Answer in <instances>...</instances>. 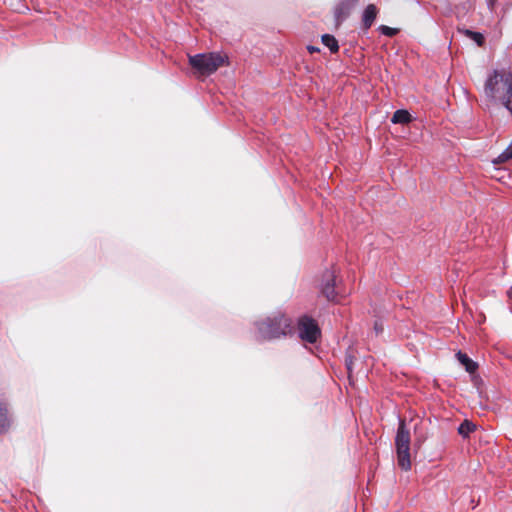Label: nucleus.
<instances>
[{
    "label": "nucleus",
    "mask_w": 512,
    "mask_h": 512,
    "mask_svg": "<svg viewBox=\"0 0 512 512\" xmlns=\"http://www.w3.org/2000/svg\"><path fill=\"white\" fill-rule=\"evenodd\" d=\"M485 95L499 101L512 116V74L505 70H494L484 86Z\"/></svg>",
    "instance_id": "nucleus-1"
},
{
    "label": "nucleus",
    "mask_w": 512,
    "mask_h": 512,
    "mask_svg": "<svg viewBox=\"0 0 512 512\" xmlns=\"http://www.w3.org/2000/svg\"><path fill=\"white\" fill-rule=\"evenodd\" d=\"M255 338L270 341L286 336L291 332V319L282 313H275L254 323Z\"/></svg>",
    "instance_id": "nucleus-2"
},
{
    "label": "nucleus",
    "mask_w": 512,
    "mask_h": 512,
    "mask_svg": "<svg viewBox=\"0 0 512 512\" xmlns=\"http://www.w3.org/2000/svg\"><path fill=\"white\" fill-rule=\"evenodd\" d=\"M397 461L400 468L408 471L411 468L410 460V431L404 419H399V425L395 437Z\"/></svg>",
    "instance_id": "nucleus-3"
},
{
    "label": "nucleus",
    "mask_w": 512,
    "mask_h": 512,
    "mask_svg": "<svg viewBox=\"0 0 512 512\" xmlns=\"http://www.w3.org/2000/svg\"><path fill=\"white\" fill-rule=\"evenodd\" d=\"M225 62V57L219 53L196 54L190 56L189 63L201 74L210 75L214 73Z\"/></svg>",
    "instance_id": "nucleus-4"
},
{
    "label": "nucleus",
    "mask_w": 512,
    "mask_h": 512,
    "mask_svg": "<svg viewBox=\"0 0 512 512\" xmlns=\"http://www.w3.org/2000/svg\"><path fill=\"white\" fill-rule=\"evenodd\" d=\"M297 332L301 340L308 343H315L321 335V330L313 318L303 315L298 319Z\"/></svg>",
    "instance_id": "nucleus-5"
},
{
    "label": "nucleus",
    "mask_w": 512,
    "mask_h": 512,
    "mask_svg": "<svg viewBox=\"0 0 512 512\" xmlns=\"http://www.w3.org/2000/svg\"><path fill=\"white\" fill-rule=\"evenodd\" d=\"M336 278L334 270H326L322 275L320 291L328 301L338 302V296L341 294Z\"/></svg>",
    "instance_id": "nucleus-6"
},
{
    "label": "nucleus",
    "mask_w": 512,
    "mask_h": 512,
    "mask_svg": "<svg viewBox=\"0 0 512 512\" xmlns=\"http://www.w3.org/2000/svg\"><path fill=\"white\" fill-rule=\"evenodd\" d=\"M13 424V415L4 394H0V435L9 431Z\"/></svg>",
    "instance_id": "nucleus-7"
},
{
    "label": "nucleus",
    "mask_w": 512,
    "mask_h": 512,
    "mask_svg": "<svg viewBox=\"0 0 512 512\" xmlns=\"http://www.w3.org/2000/svg\"><path fill=\"white\" fill-rule=\"evenodd\" d=\"M358 0H339L334 8L336 25H341L350 15Z\"/></svg>",
    "instance_id": "nucleus-8"
},
{
    "label": "nucleus",
    "mask_w": 512,
    "mask_h": 512,
    "mask_svg": "<svg viewBox=\"0 0 512 512\" xmlns=\"http://www.w3.org/2000/svg\"><path fill=\"white\" fill-rule=\"evenodd\" d=\"M378 9L374 4H369L362 15V26L365 30H368L376 19Z\"/></svg>",
    "instance_id": "nucleus-9"
},
{
    "label": "nucleus",
    "mask_w": 512,
    "mask_h": 512,
    "mask_svg": "<svg viewBox=\"0 0 512 512\" xmlns=\"http://www.w3.org/2000/svg\"><path fill=\"white\" fill-rule=\"evenodd\" d=\"M456 358L465 367L467 372L473 373L476 371L477 364L467 354L459 351L456 353Z\"/></svg>",
    "instance_id": "nucleus-10"
},
{
    "label": "nucleus",
    "mask_w": 512,
    "mask_h": 512,
    "mask_svg": "<svg viewBox=\"0 0 512 512\" xmlns=\"http://www.w3.org/2000/svg\"><path fill=\"white\" fill-rule=\"evenodd\" d=\"M412 116L411 114L404 109H400L394 112L391 121L394 124H407L411 122Z\"/></svg>",
    "instance_id": "nucleus-11"
},
{
    "label": "nucleus",
    "mask_w": 512,
    "mask_h": 512,
    "mask_svg": "<svg viewBox=\"0 0 512 512\" xmlns=\"http://www.w3.org/2000/svg\"><path fill=\"white\" fill-rule=\"evenodd\" d=\"M322 43L329 48L331 53H336L339 50L338 41L333 35L330 34H324L322 36Z\"/></svg>",
    "instance_id": "nucleus-12"
},
{
    "label": "nucleus",
    "mask_w": 512,
    "mask_h": 512,
    "mask_svg": "<svg viewBox=\"0 0 512 512\" xmlns=\"http://www.w3.org/2000/svg\"><path fill=\"white\" fill-rule=\"evenodd\" d=\"M476 426L469 421H464L458 427V433L464 437H467L471 432L475 430Z\"/></svg>",
    "instance_id": "nucleus-13"
},
{
    "label": "nucleus",
    "mask_w": 512,
    "mask_h": 512,
    "mask_svg": "<svg viewBox=\"0 0 512 512\" xmlns=\"http://www.w3.org/2000/svg\"><path fill=\"white\" fill-rule=\"evenodd\" d=\"M464 32L469 38L476 42L478 46H481L484 43V37L481 33L471 30H465Z\"/></svg>",
    "instance_id": "nucleus-14"
},
{
    "label": "nucleus",
    "mask_w": 512,
    "mask_h": 512,
    "mask_svg": "<svg viewBox=\"0 0 512 512\" xmlns=\"http://www.w3.org/2000/svg\"><path fill=\"white\" fill-rule=\"evenodd\" d=\"M512 158V141L511 144L498 156L497 162H506Z\"/></svg>",
    "instance_id": "nucleus-15"
},
{
    "label": "nucleus",
    "mask_w": 512,
    "mask_h": 512,
    "mask_svg": "<svg viewBox=\"0 0 512 512\" xmlns=\"http://www.w3.org/2000/svg\"><path fill=\"white\" fill-rule=\"evenodd\" d=\"M379 31L381 32V34H383L385 36L393 37L398 33L399 30L397 28H392V27H389L386 25H381L379 27Z\"/></svg>",
    "instance_id": "nucleus-16"
},
{
    "label": "nucleus",
    "mask_w": 512,
    "mask_h": 512,
    "mask_svg": "<svg viewBox=\"0 0 512 512\" xmlns=\"http://www.w3.org/2000/svg\"><path fill=\"white\" fill-rule=\"evenodd\" d=\"M486 3H487V7L490 11H493L494 10V7L497 3V0H486Z\"/></svg>",
    "instance_id": "nucleus-17"
},
{
    "label": "nucleus",
    "mask_w": 512,
    "mask_h": 512,
    "mask_svg": "<svg viewBox=\"0 0 512 512\" xmlns=\"http://www.w3.org/2000/svg\"><path fill=\"white\" fill-rule=\"evenodd\" d=\"M374 328L376 330V333L382 332V330H383L382 325H380L378 322L375 323Z\"/></svg>",
    "instance_id": "nucleus-18"
},
{
    "label": "nucleus",
    "mask_w": 512,
    "mask_h": 512,
    "mask_svg": "<svg viewBox=\"0 0 512 512\" xmlns=\"http://www.w3.org/2000/svg\"><path fill=\"white\" fill-rule=\"evenodd\" d=\"M351 365H352V359L346 358V366L349 371L351 370Z\"/></svg>",
    "instance_id": "nucleus-19"
},
{
    "label": "nucleus",
    "mask_w": 512,
    "mask_h": 512,
    "mask_svg": "<svg viewBox=\"0 0 512 512\" xmlns=\"http://www.w3.org/2000/svg\"><path fill=\"white\" fill-rule=\"evenodd\" d=\"M309 51L313 52V51H319V49L317 48H314V47H308Z\"/></svg>",
    "instance_id": "nucleus-20"
}]
</instances>
